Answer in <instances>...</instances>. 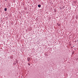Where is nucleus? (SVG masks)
I'll return each instance as SVG.
<instances>
[{"label":"nucleus","instance_id":"1","mask_svg":"<svg viewBox=\"0 0 78 78\" xmlns=\"http://www.w3.org/2000/svg\"><path fill=\"white\" fill-rule=\"evenodd\" d=\"M38 6L39 7V8H40L41 6V5H38Z\"/></svg>","mask_w":78,"mask_h":78},{"label":"nucleus","instance_id":"2","mask_svg":"<svg viewBox=\"0 0 78 78\" xmlns=\"http://www.w3.org/2000/svg\"><path fill=\"white\" fill-rule=\"evenodd\" d=\"M13 64L15 66L16 65V62H14L13 63Z\"/></svg>","mask_w":78,"mask_h":78},{"label":"nucleus","instance_id":"3","mask_svg":"<svg viewBox=\"0 0 78 78\" xmlns=\"http://www.w3.org/2000/svg\"><path fill=\"white\" fill-rule=\"evenodd\" d=\"M30 58H27V61H30Z\"/></svg>","mask_w":78,"mask_h":78},{"label":"nucleus","instance_id":"4","mask_svg":"<svg viewBox=\"0 0 78 78\" xmlns=\"http://www.w3.org/2000/svg\"><path fill=\"white\" fill-rule=\"evenodd\" d=\"M5 11H7V9H6V8H5Z\"/></svg>","mask_w":78,"mask_h":78},{"label":"nucleus","instance_id":"5","mask_svg":"<svg viewBox=\"0 0 78 78\" xmlns=\"http://www.w3.org/2000/svg\"><path fill=\"white\" fill-rule=\"evenodd\" d=\"M28 66H30V63H28Z\"/></svg>","mask_w":78,"mask_h":78},{"label":"nucleus","instance_id":"6","mask_svg":"<svg viewBox=\"0 0 78 78\" xmlns=\"http://www.w3.org/2000/svg\"><path fill=\"white\" fill-rule=\"evenodd\" d=\"M16 62L17 63H17H18V62H17V61H16Z\"/></svg>","mask_w":78,"mask_h":78},{"label":"nucleus","instance_id":"7","mask_svg":"<svg viewBox=\"0 0 78 78\" xmlns=\"http://www.w3.org/2000/svg\"><path fill=\"white\" fill-rule=\"evenodd\" d=\"M73 47H74V46H73Z\"/></svg>","mask_w":78,"mask_h":78},{"label":"nucleus","instance_id":"8","mask_svg":"<svg viewBox=\"0 0 78 78\" xmlns=\"http://www.w3.org/2000/svg\"><path fill=\"white\" fill-rule=\"evenodd\" d=\"M5 1H6V0H5Z\"/></svg>","mask_w":78,"mask_h":78}]
</instances>
